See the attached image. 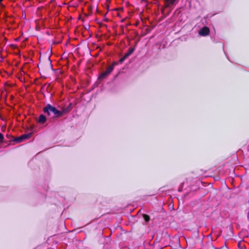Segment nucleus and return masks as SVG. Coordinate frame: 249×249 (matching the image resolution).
Wrapping results in <instances>:
<instances>
[{
	"label": "nucleus",
	"mask_w": 249,
	"mask_h": 249,
	"mask_svg": "<svg viewBox=\"0 0 249 249\" xmlns=\"http://www.w3.org/2000/svg\"><path fill=\"white\" fill-rule=\"evenodd\" d=\"M50 57V56H48L42 60L40 59V62L37 66L39 70L43 73H46L53 70V65Z\"/></svg>",
	"instance_id": "obj_1"
},
{
	"label": "nucleus",
	"mask_w": 249,
	"mask_h": 249,
	"mask_svg": "<svg viewBox=\"0 0 249 249\" xmlns=\"http://www.w3.org/2000/svg\"><path fill=\"white\" fill-rule=\"evenodd\" d=\"M43 112L48 116L52 115L53 118H59L62 116V113L60 112V110L49 104L43 108Z\"/></svg>",
	"instance_id": "obj_2"
},
{
	"label": "nucleus",
	"mask_w": 249,
	"mask_h": 249,
	"mask_svg": "<svg viewBox=\"0 0 249 249\" xmlns=\"http://www.w3.org/2000/svg\"><path fill=\"white\" fill-rule=\"evenodd\" d=\"M32 135V133H30L27 134H23L18 137L13 138V139L10 140V141H13L14 143H20L25 140L30 139Z\"/></svg>",
	"instance_id": "obj_3"
},
{
	"label": "nucleus",
	"mask_w": 249,
	"mask_h": 249,
	"mask_svg": "<svg viewBox=\"0 0 249 249\" xmlns=\"http://www.w3.org/2000/svg\"><path fill=\"white\" fill-rule=\"evenodd\" d=\"M115 63H113L111 65L109 66L107 69L102 72L98 77V80H102L106 78L113 71Z\"/></svg>",
	"instance_id": "obj_4"
},
{
	"label": "nucleus",
	"mask_w": 249,
	"mask_h": 249,
	"mask_svg": "<svg viewBox=\"0 0 249 249\" xmlns=\"http://www.w3.org/2000/svg\"><path fill=\"white\" fill-rule=\"evenodd\" d=\"M210 29L207 26L202 27L199 31V34L201 36H206L209 34Z\"/></svg>",
	"instance_id": "obj_5"
},
{
	"label": "nucleus",
	"mask_w": 249,
	"mask_h": 249,
	"mask_svg": "<svg viewBox=\"0 0 249 249\" xmlns=\"http://www.w3.org/2000/svg\"><path fill=\"white\" fill-rule=\"evenodd\" d=\"M72 108V104L71 103L66 107L63 108L62 111H60V112L62 113L63 115L64 114L68 113L70 112Z\"/></svg>",
	"instance_id": "obj_6"
},
{
	"label": "nucleus",
	"mask_w": 249,
	"mask_h": 249,
	"mask_svg": "<svg viewBox=\"0 0 249 249\" xmlns=\"http://www.w3.org/2000/svg\"><path fill=\"white\" fill-rule=\"evenodd\" d=\"M177 0H164L165 7H168L174 4Z\"/></svg>",
	"instance_id": "obj_7"
},
{
	"label": "nucleus",
	"mask_w": 249,
	"mask_h": 249,
	"mask_svg": "<svg viewBox=\"0 0 249 249\" xmlns=\"http://www.w3.org/2000/svg\"><path fill=\"white\" fill-rule=\"evenodd\" d=\"M46 121V117L45 115L41 114L39 116L38 122L41 124H44Z\"/></svg>",
	"instance_id": "obj_8"
},
{
	"label": "nucleus",
	"mask_w": 249,
	"mask_h": 249,
	"mask_svg": "<svg viewBox=\"0 0 249 249\" xmlns=\"http://www.w3.org/2000/svg\"><path fill=\"white\" fill-rule=\"evenodd\" d=\"M135 50V47L129 48L128 52L124 54L125 57H128V56H129L134 52Z\"/></svg>",
	"instance_id": "obj_9"
},
{
	"label": "nucleus",
	"mask_w": 249,
	"mask_h": 249,
	"mask_svg": "<svg viewBox=\"0 0 249 249\" xmlns=\"http://www.w3.org/2000/svg\"><path fill=\"white\" fill-rule=\"evenodd\" d=\"M6 137L9 139V142H13V141H10V140L13 139V138H15L13 136L10 135V134H6Z\"/></svg>",
	"instance_id": "obj_10"
},
{
	"label": "nucleus",
	"mask_w": 249,
	"mask_h": 249,
	"mask_svg": "<svg viewBox=\"0 0 249 249\" xmlns=\"http://www.w3.org/2000/svg\"><path fill=\"white\" fill-rule=\"evenodd\" d=\"M143 218L146 221H148L149 220V217L146 214H143Z\"/></svg>",
	"instance_id": "obj_11"
},
{
	"label": "nucleus",
	"mask_w": 249,
	"mask_h": 249,
	"mask_svg": "<svg viewBox=\"0 0 249 249\" xmlns=\"http://www.w3.org/2000/svg\"><path fill=\"white\" fill-rule=\"evenodd\" d=\"M4 139V137L2 134L0 133V143H1L3 142Z\"/></svg>",
	"instance_id": "obj_12"
},
{
	"label": "nucleus",
	"mask_w": 249,
	"mask_h": 249,
	"mask_svg": "<svg viewBox=\"0 0 249 249\" xmlns=\"http://www.w3.org/2000/svg\"><path fill=\"white\" fill-rule=\"evenodd\" d=\"M126 58H127V57H125V55H124V56H123L122 58H121V59H120V60H119V61H120V62L121 63H122L123 62H124V60H125Z\"/></svg>",
	"instance_id": "obj_13"
},
{
	"label": "nucleus",
	"mask_w": 249,
	"mask_h": 249,
	"mask_svg": "<svg viewBox=\"0 0 249 249\" xmlns=\"http://www.w3.org/2000/svg\"><path fill=\"white\" fill-rule=\"evenodd\" d=\"M111 0H106V3L107 4V9L109 8V4L110 3Z\"/></svg>",
	"instance_id": "obj_14"
},
{
	"label": "nucleus",
	"mask_w": 249,
	"mask_h": 249,
	"mask_svg": "<svg viewBox=\"0 0 249 249\" xmlns=\"http://www.w3.org/2000/svg\"><path fill=\"white\" fill-rule=\"evenodd\" d=\"M126 5L128 6L129 5V2L128 1L125 2Z\"/></svg>",
	"instance_id": "obj_15"
},
{
	"label": "nucleus",
	"mask_w": 249,
	"mask_h": 249,
	"mask_svg": "<svg viewBox=\"0 0 249 249\" xmlns=\"http://www.w3.org/2000/svg\"><path fill=\"white\" fill-rule=\"evenodd\" d=\"M120 10H123V7L120 8Z\"/></svg>",
	"instance_id": "obj_16"
},
{
	"label": "nucleus",
	"mask_w": 249,
	"mask_h": 249,
	"mask_svg": "<svg viewBox=\"0 0 249 249\" xmlns=\"http://www.w3.org/2000/svg\"><path fill=\"white\" fill-rule=\"evenodd\" d=\"M238 246H241V245H240V243H239Z\"/></svg>",
	"instance_id": "obj_17"
},
{
	"label": "nucleus",
	"mask_w": 249,
	"mask_h": 249,
	"mask_svg": "<svg viewBox=\"0 0 249 249\" xmlns=\"http://www.w3.org/2000/svg\"><path fill=\"white\" fill-rule=\"evenodd\" d=\"M238 246H241V245H240V243H239Z\"/></svg>",
	"instance_id": "obj_18"
},
{
	"label": "nucleus",
	"mask_w": 249,
	"mask_h": 249,
	"mask_svg": "<svg viewBox=\"0 0 249 249\" xmlns=\"http://www.w3.org/2000/svg\"><path fill=\"white\" fill-rule=\"evenodd\" d=\"M3 0H0V2H1Z\"/></svg>",
	"instance_id": "obj_19"
}]
</instances>
